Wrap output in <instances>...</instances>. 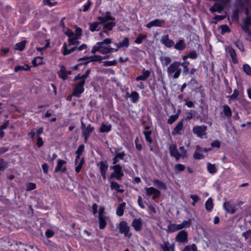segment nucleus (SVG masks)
<instances>
[{"mask_svg": "<svg viewBox=\"0 0 251 251\" xmlns=\"http://www.w3.org/2000/svg\"><path fill=\"white\" fill-rule=\"evenodd\" d=\"M170 155L174 157L176 160H178L180 158H185L187 156V151L183 146L179 148L180 152L178 151L176 144H170L168 147Z\"/></svg>", "mask_w": 251, "mask_h": 251, "instance_id": "obj_1", "label": "nucleus"}, {"mask_svg": "<svg viewBox=\"0 0 251 251\" xmlns=\"http://www.w3.org/2000/svg\"><path fill=\"white\" fill-rule=\"evenodd\" d=\"M181 71L180 63L178 61H175L171 64L167 69L168 77L173 79L178 78L181 74Z\"/></svg>", "mask_w": 251, "mask_h": 251, "instance_id": "obj_2", "label": "nucleus"}, {"mask_svg": "<svg viewBox=\"0 0 251 251\" xmlns=\"http://www.w3.org/2000/svg\"><path fill=\"white\" fill-rule=\"evenodd\" d=\"M113 41L112 38H106L103 40L102 42H99L97 43V45H99V47H102L104 50H105V52L101 53L102 54H106L111 52L116 51L115 49L112 48L109 46V44Z\"/></svg>", "mask_w": 251, "mask_h": 251, "instance_id": "obj_3", "label": "nucleus"}, {"mask_svg": "<svg viewBox=\"0 0 251 251\" xmlns=\"http://www.w3.org/2000/svg\"><path fill=\"white\" fill-rule=\"evenodd\" d=\"M118 227L119 229V232L121 234H124L125 237L130 238L131 236L132 233L129 231V226L126 221H121L119 223Z\"/></svg>", "mask_w": 251, "mask_h": 251, "instance_id": "obj_4", "label": "nucleus"}, {"mask_svg": "<svg viewBox=\"0 0 251 251\" xmlns=\"http://www.w3.org/2000/svg\"><path fill=\"white\" fill-rule=\"evenodd\" d=\"M85 80H81L80 81L76 83L74 85L73 92V95L74 96L77 97H80L81 94L83 93L84 91L83 86L85 84Z\"/></svg>", "mask_w": 251, "mask_h": 251, "instance_id": "obj_5", "label": "nucleus"}, {"mask_svg": "<svg viewBox=\"0 0 251 251\" xmlns=\"http://www.w3.org/2000/svg\"><path fill=\"white\" fill-rule=\"evenodd\" d=\"M144 189L146 196L151 197L152 200L156 199L160 196V191L153 187H145Z\"/></svg>", "mask_w": 251, "mask_h": 251, "instance_id": "obj_6", "label": "nucleus"}, {"mask_svg": "<svg viewBox=\"0 0 251 251\" xmlns=\"http://www.w3.org/2000/svg\"><path fill=\"white\" fill-rule=\"evenodd\" d=\"M110 168L114 170L111 174V177H115L117 180H120L124 176V173L122 172V167L120 165H116L110 166Z\"/></svg>", "mask_w": 251, "mask_h": 251, "instance_id": "obj_7", "label": "nucleus"}, {"mask_svg": "<svg viewBox=\"0 0 251 251\" xmlns=\"http://www.w3.org/2000/svg\"><path fill=\"white\" fill-rule=\"evenodd\" d=\"M246 14L247 16V18L244 20V25L242 26V28L246 33L251 34V33L250 30V26L251 25V14L250 16L249 8L246 9Z\"/></svg>", "mask_w": 251, "mask_h": 251, "instance_id": "obj_8", "label": "nucleus"}, {"mask_svg": "<svg viewBox=\"0 0 251 251\" xmlns=\"http://www.w3.org/2000/svg\"><path fill=\"white\" fill-rule=\"evenodd\" d=\"M206 128L204 126H197L193 128V131L198 137L202 138L206 134Z\"/></svg>", "mask_w": 251, "mask_h": 251, "instance_id": "obj_9", "label": "nucleus"}, {"mask_svg": "<svg viewBox=\"0 0 251 251\" xmlns=\"http://www.w3.org/2000/svg\"><path fill=\"white\" fill-rule=\"evenodd\" d=\"M160 42L167 48H172L175 46V42L172 40L169 39L168 35L162 36Z\"/></svg>", "mask_w": 251, "mask_h": 251, "instance_id": "obj_10", "label": "nucleus"}, {"mask_svg": "<svg viewBox=\"0 0 251 251\" xmlns=\"http://www.w3.org/2000/svg\"><path fill=\"white\" fill-rule=\"evenodd\" d=\"M183 131V121H179L172 132L173 135H181Z\"/></svg>", "mask_w": 251, "mask_h": 251, "instance_id": "obj_11", "label": "nucleus"}, {"mask_svg": "<svg viewBox=\"0 0 251 251\" xmlns=\"http://www.w3.org/2000/svg\"><path fill=\"white\" fill-rule=\"evenodd\" d=\"M66 163L67 162L66 161L59 159L57 161V165L55 168L54 172L56 173L58 172L61 173L65 172L67 170L66 167L64 166Z\"/></svg>", "mask_w": 251, "mask_h": 251, "instance_id": "obj_12", "label": "nucleus"}, {"mask_svg": "<svg viewBox=\"0 0 251 251\" xmlns=\"http://www.w3.org/2000/svg\"><path fill=\"white\" fill-rule=\"evenodd\" d=\"M98 20L100 22V23L102 24L109 21H114L115 18L111 16V13L110 12L107 11L104 15L99 16Z\"/></svg>", "mask_w": 251, "mask_h": 251, "instance_id": "obj_13", "label": "nucleus"}, {"mask_svg": "<svg viewBox=\"0 0 251 251\" xmlns=\"http://www.w3.org/2000/svg\"><path fill=\"white\" fill-rule=\"evenodd\" d=\"M164 23L165 21L164 20L155 19L149 22L148 24H147L146 27L149 28H150L153 26L162 27L164 25Z\"/></svg>", "mask_w": 251, "mask_h": 251, "instance_id": "obj_14", "label": "nucleus"}, {"mask_svg": "<svg viewBox=\"0 0 251 251\" xmlns=\"http://www.w3.org/2000/svg\"><path fill=\"white\" fill-rule=\"evenodd\" d=\"M176 240L180 243H185L187 241V233L185 230H181L176 235Z\"/></svg>", "mask_w": 251, "mask_h": 251, "instance_id": "obj_15", "label": "nucleus"}, {"mask_svg": "<svg viewBox=\"0 0 251 251\" xmlns=\"http://www.w3.org/2000/svg\"><path fill=\"white\" fill-rule=\"evenodd\" d=\"M224 208L228 212L233 214L236 211L235 205L230 201H226L224 203Z\"/></svg>", "mask_w": 251, "mask_h": 251, "instance_id": "obj_16", "label": "nucleus"}, {"mask_svg": "<svg viewBox=\"0 0 251 251\" xmlns=\"http://www.w3.org/2000/svg\"><path fill=\"white\" fill-rule=\"evenodd\" d=\"M98 166L100 168V171L101 176L104 179H105L106 174L108 169V165L106 163L103 162H100L98 164Z\"/></svg>", "mask_w": 251, "mask_h": 251, "instance_id": "obj_17", "label": "nucleus"}, {"mask_svg": "<svg viewBox=\"0 0 251 251\" xmlns=\"http://www.w3.org/2000/svg\"><path fill=\"white\" fill-rule=\"evenodd\" d=\"M221 115L222 116L229 118L232 116V111L231 108L227 105H224L223 106V111L221 112Z\"/></svg>", "mask_w": 251, "mask_h": 251, "instance_id": "obj_18", "label": "nucleus"}, {"mask_svg": "<svg viewBox=\"0 0 251 251\" xmlns=\"http://www.w3.org/2000/svg\"><path fill=\"white\" fill-rule=\"evenodd\" d=\"M132 226L136 231L141 230L143 226L142 220L140 218L134 219L132 223Z\"/></svg>", "mask_w": 251, "mask_h": 251, "instance_id": "obj_19", "label": "nucleus"}, {"mask_svg": "<svg viewBox=\"0 0 251 251\" xmlns=\"http://www.w3.org/2000/svg\"><path fill=\"white\" fill-rule=\"evenodd\" d=\"M94 129V127L90 125H89L86 127V128H85V129H84L82 131V133L83 135L84 136V139H85V142L87 141L90 134L92 132Z\"/></svg>", "mask_w": 251, "mask_h": 251, "instance_id": "obj_20", "label": "nucleus"}, {"mask_svg": "<svg viewBox=\"0 0 251 251\" xmlns=\"http://www.w3.org/2000/svg\"><path fill=\"white\" fill-rule=\"evenodd\" d=\"M150 74V71L146 70L145 69H144L142 71V74L138 76L135 78V80L136 81L146 80L149 77Z\"/></svg>", "mask_w": 251, "mask_h": 251, "instance_id": "obj_21", "label": "nucleus"}, {"mask_svg": "<svg viewBox=\"0 0 251 251\" xmlns=\"http://www.w3.org/2000/svg\"><path fill=\"white\" fill-rule=\"evenodd\" d=\"M115 45L116 47V49L115 50L116 51L123 47H128L129 46V39L128 38L125 37L122 42L118 44L115 43Z\"/></svg>", "mask_w": 251, "mask_h": 251, "instance_id": "obj_22", "label": "nucleus"}, {"mask_svg": "<svg viewBox=\"0 0 251 251\" xmlns=\"http://www.w3.org/2000/svg\"><path fill=\"white\" fill-rule=\"evenodd\" d=\"M206 169L208 172L211 175L216 174L218 171L217 165L215 164H211L209 162L207 164Z\"/></svg>", "mask_w": 251, "mask_h": 251, "instance_id": "obj_23", "label": "nucleus"}, {"mask_svg": "<svg viewBox=\"0 0 251 251\" xmlns=\"http://www.w3.org/2000/svg\"><path fill=\"white\" fill-rule=\"evenodd\" d=\"M163 251H174L175 247L174 245H171L168 242H164L163 244L160 245Z\"/></svg>", "mask_w": 251, "mask_h": 251, "instance_id": "obj_24", "label": "nucleus"}, {"mask_svg": "<svg viewBox=\"0 0 251 251\" xmlns=\"http://www.w3.org/2000/svg\"><path fill=\"white\" fill-rule=\"evenodd\" d=\"M58 74L60 77L63 79H66L68 77V75L71 74V72L70 71H66L65 68L63 66H62Z\"/></svg>", "mask_w": 251, "mask_h": 251, "instance_id": "obj_25", "label": "nucleus"}, {"mask_svg": "<svg viewBox=\"0 0 251 251\" xmlns=\"http://www.w3.org/2000/svg\"><path fill=\"white\" fill-rule=\"evenodd\" d=\"M102 23H100V22H94L93 23H89V29L92 31H98L100 28V25Z\"/></svg>", "mask_w": 251, "mask_h": 251, "instance_id": "obj_26", "label": "nucleus"}, {"mask_svg": "<svg viewBox=\"0 0 251 251\" xmlns=\"http://www.w3.org/2000/svg\"><path fill=\"white\" fill-rule=\"evenodd\" d=\"M153 183L154 185L159 189L165 190L167 189L166 184L163 182L159 180L155 179L153 181Z\"/></svg>", "mask_w": 251, "mask_h": 251, "instance_id": "obj_27", "label": "nucleus"}, {"mask_svg": "<svg viewBox=\"0 0 251 251\" xmlns=\"http://www.w3.org/2000/svg\"><path fill=\"white\" fill-rule=\"evenodd\" d=\"M175 48L178 50H183L186 47V44L183 40H179L176 43L174 46Z\"/></svg>", "mask_w": 251, "mask_h": 251, "instance_id": "obj_28", "label": "nucleus"}, {"mask_svg": "<svg viewBox=\"0 0 251 251\" xmlns=\"http://www.w3.org/2000/svg\"><path fill=\"white\" fill-rule=\"evenodd\" d=\"M205 206L206 210L208 212H210L213 208L214 204L213 200L211 198H209L206 201L205 203Z\"/></svg>", "mask_w": 251, "mask_h": 251, "instance_id": "obj_29", "label": "nucleus"}, {"mask_svg": "<svg viewBox=\"0 0 251 251\" xmlns=\"http://www.w3.org/2000/svg\"><path fill=\"white\" fill-rule=\"evenodd\" d=\"M110 187L111 189L115 190L118 193H123L124 192V190L121 189L120 185L116 182L112 181L110 184Z\"/></svg>", "mask_w": 251, "mask_h": 251, "instance_id": "obj_30", "label": "nucleus"}, {"mask_svg": "<svg viewBox=\"0 0 251 251\" xmlns=\"http://www.w3.org/2000/svg\"><path fill=\"white\" fill-rule=\"evenodd\" d=\"M111 129V126L110 124L102 123L100 128V132H108Z\"/></svg>", "mask_w": 251, "mask_h": 251, "instance_id": "obj_31", "label": "nucleus"}, {"mask_svg": "<svg viewBox=\"0 0 251 251\" xmlns=\"http://www.w3.org/2000/svg\"><path fill=\"white\" fill-rule=\"evenodd\" d=\"M159 59L163 66H168L171 62V59L169 56H163Z\"/></svg>", "mask_w": 251, "mask_h": 251, "instance_id": "obj_32", "label": "nucleus"}, {"mask_svg": "<svg viewBox=\"0 0 251 251\" xmlns=\"http://www.w3.org/2000/svg\"><path fill=\"white\" fill-rule=\"evenodd\" d=\"M98 219L100 228L101 229H104L107 225L106 217H99Z\"/></svg>", "mask_w": 251, "mask_h": 251, "instance_id": "obj_33", "label": "nucleus"}, {"mask_svg": "<svg viewBox=\"0 0 251 251\" xmlns=\"http://www.w3.org/2000/svg\"><path fill=\"white\" fill-rule=\"evenodd\" d=\"M239 95V92L238 89H235L233 91V94L227 96V98H228V102L230 103L232 100H237Z\"/></svg>", "mask_w": 251, "mask_h": 251, "instance_id": "obj_34", "label": "nucleus"}, {"mask_svg": "<svg viewBox=\"0 0 251 251\" xmlns=\"http://www.w3.org/2000/svg\"><path fill=\"white\" fill-rule=\"evenodd\" d=\"M62 48L63 49V54L64 55L69 54L77 49L76 47H73L69 50L67 49L66 43H64Z\"/></svg>", "mask_w": 251, "mask_h": 251, "instance_id": "obj_35", "label": "nucleus"}, {"mask_svg": "<svg viewBox=\"0 0 251 251\" xmlns=\"http://www.w3.org/2000/svg\"><path fill=\"white\" fill-rule=\"evenodd\" d=\"M224 8V6L223 4H215L211 8L210 10L212 12L217 11L219 13L221 12Z\"/></svg>", "mask_w": 251, "mask_h": 251, "instance_id": "obj_36", "label": "nucleus"}, {"mask_svg": "<svg viewBox=\"0 0 251 251\" xmlns=\"http://www.w3.org/2000/svg\"><path fill=\"white\" fill-rule=\"evenodd\" d=\"M126 206V203L123 202L121 203L116 210V214L119 216H121L124 214V209Z\"/></svg>", "mask_w": 251, "mask_h": 251, "instance_id": "obj_37", "label": "nucleus"}, {"mask_svg": "<svg viewBox=\"0 0 251 251\" xmlns=\"http://www.w3.org/2000/svg\"><path fill=\"white\" fill-rule=\"evenodd\" d=\"M129 97L131 99V100L133 103L137 102L139 99V94L135 92H132Z\"/></svg>", "mask_w": 251, "mask_h": 251, "instance_id": "obj_38", "label": "nucleus"}, {"mask_svg": "<svg viewBox=\"0 0 251 251\" xmlns=\"http://www.w3.org/2000/svg\"><path fill=\"white\" fill-rule=\"evenodd\" d=\"M79 39V38L76 37L75 35L72 37L69 38V46L78 45L79 44V42L78 41Z\"/></svg>", "mask_w": 251, "mask_h": 251, "instance_id": "obj_39", "label": "nucleus"}, {"mask_svg": "<svg viewBox=\"0 0 251 251\" xmlns=\"http://www.w3.org/2000/svg\"><path fill=\"white\" fill-rule=\"evenodd\" d=\"M185 168V165L181 164H176L174 166V171L176 174L183 171Z\"/></svg>", "mask_w": 251, "mask_h": 251, "instance_id": "obj_40", "label": "nucleus"}, {"mask_svg": "<svg viewBox=\"0 0 251 251\" xmlns=\"http://www.w3.org/2000/svg\"><path fill=\"white\" fill-rule=\"evenodd\" d=\"M87 59H90L89 61H100L104 59V58H103L102 56L100 55H95L90 57H84L81 58V60H84Z\"/></svg>", "mask_w": 251, "mask_h": 251, "instance_id": "obj_41", "label": "nucleus"}, {"mask_svg": "<svg viewBox=\"0 0 251 251\" xmlns=\"http://www.w3.org/2000/svg\"><path fill=\"white\" fill-rule=\"evenodd\" d=\"M178 230L177 224H170L168 226L167 231L168 232H174Z\"/></svg>", "mask_w": 251, "mask_h": 251, "instance_id": "obj_42", "label": "nucleus"}, {"mask_svg": "<svg viewBox=\"0 0 251 251\" xmlns=\"http://www.w3.org/2000/svg\"><path fill=\"white\" fill-rule=\"evenodd\" d=\"M191 222L190 220L184 221L181 224L177 225L178 230H180L183 228L190 226Z\"/></svg>", "mask_w": 251, "mask_h": 251, "instance_id": "obj_43", "label": "nucleus"}, {"mask_svg": "<svg viewBox=\"0 0 251 251\" xmlns=\"http://www.w3.org/2000/svg\"><path fill=\"white\" fill-rule=\"evenodd\" d=\"M84 149V145H80L78 148L77 151H76V153L77 154V155L75 158V162H76L78 160L80 159V156L83 152Z\"/></svg>", "mask_w": 251, "mask_h": 251, "instance_id": "obj_44", "label": "nucleus"}, {"mask_svg": "<svg viewBox=\"0 0 251 251\" xmlns=\"http://www.w3.org/2000/svg\"><path fill=\"white\" fill-rule=\"evenodd\" d=\"M242 236H243L245 240L250 244L251 243V230H248L247 231L242 233Z\"/></svg>", "mask_w": 251, "mask_h": 251, "instance_id": "obj_45", "label": "nucleus"}, {"mask_svg": "<svg viewBox=\"0 0 251 251\" xmlns=\"http://www.w3.org/2000/svg\"><path fill=\"white\" fill-rule=\"evenodd\" d=\"M105 50H104L101 47H99V45L96 44V45L94 46L92 49L91 52L93 53H95L97 51H99L100 52L104 53L105 52Z\"/></svg>", "mask_w": 251, "mask_h": 251, "instance_id": "obj_46", "label": "nucleus"}, {"mask_svg": "<svg viewBox=\"0 0 251 251\" xmlns=\"http://www.w3.org/2000/svg\"><path fill=\"white\" fill-rule=\"evenodd\" d=\"M32 63L34 66H37L43 63V57L37 56L32 61Z\"/></svg>", "mask_w": 251, "mask_h": 251, "instance_id": "obj_47", "label": "nucleus"}, {"mask_svg": "<svg viewBox=\"0 0 251 251\" xmlns=\"http://www.w3.org/2000/svg\"><path fill=\"white\" fill-rule=\"evenodd\" d=\"M197 250L196 245L193 244L185 246L182 251H197Z\"/></svg>", "mask_w": 251, "mask_h": 251, "instance_id": "obj_48", "label": "nucleus"}, {"mask_svg": "<svg viewBox=\"0 0 251 251\" xmlns=\"http://www.w3.org/2000/svg\"><path fill=\"white\" fill-rule=\"evenodd\" d=\"M147 37V34H139L134 42L137 44H140Z\"/></svg>", "mask_w": 251, "mask_h": 251, "instance_id": "obj_49", "label": "nucleus"}, {"mask_svg": "<svg viewBox=\"0 0 251 251\" xmlns=\"http://www.w3.org/2000/svg\"><path fill=\"white\" fill-rule=\"evenodd\" d=\"M30 69V66L28 65L25 66H17L15 67V71L17 72L19 71H28Z\"/></svg>", "mask_w": 251, "mask_h": 251, "instance_id": "obj_50", "label": "nucleus"}, {"mask_svg": "<svg viewBox=\"0 0 251 251\" xmlns=\"http://www.w3.org/2000/svg\"><path fill=\"white\" fill-rule=\"evenodd\" d=\"M25 41H22L21 42L17 43L15 46V49L21 51L23 50L25 47Z\"/></svg>", "mask_w": 251, "mask_h": 251, "instance_id": "obj_51", "label": "nucleus"}, {"mask_svg": "<svg viewBox=\"0 0 251 251\" xmlns=\"http://www.w3.org/2000/svg\"><path fill=\"white\" fill-rule=\"evenodd\" d=\"M244 72L247 75L251 76V67L248 64H244L243 66Z\"/></svg>", "mask_w": 251, "mask_h": 251, "instance_id": "obj_52", "label": "nucleus"}, {"mask_svg": "<svg viewBox=\"0 0 251 251\" xmlns=\"http://www.w3.org/2000/svg\"><path fill=\"white\" fill-rule=\"evenodd\" d=\"M143 133L145 135L146 140L148 142L150 143H151L152 142V139L151 138V131H144L143 132Z\"/></svg>", "mask_w": 251, "mask_h": 251, "instance_id": "obj_53", "label": "nucleus"}, {"mask_svg": "<svg viewBox=\"0 0 251 251\" xmlns=\"http://www.w3.org/2000/svg\"><path fill=\"white\" fill-rule=\"evenodd\" d=\"M116 24L113 22H109L104 25V28L108 30H111L115 26Z\"/></svg>", "mask_w": 251, "mask_h": 251, "instance_id": "obj_54", "label": "nucleus"}, {"mask_svg": "<svg viewBox=\"0 0 251 251\" xmlns=\"http://www.w3.org/2000/svg\"><path fill=\"white\" fill-rule=\"evenodd\" d=\"M178 114L171 115L168 120L167 123L169 124H172L175 122L178 119Z\"/></svg>", "mask_w": 251, "mask_h": 251, "instance_id": "obj_55", "label": "nucleus"}, {"mask_svg": "<svg viewBox=\"0 0 251 251\" xmlns=\"http://www.w3.org/2000/svg\"><path fill=\"white\" fill-rule=\"evenodd\" d=\"M226 51L229 54L230 57H234L236 55L235 50L231 47H228L226 48Z\"/></svg>", "mask_w": 251, "mask_h": 251, "instance_id": "obj_56", "label": "nucleus"}, {"mask_svg": "<svg viewBox=\"0 0 251 251\" xmlns=\"http://www.w3.org/2000/svg\"><path fill=\"white\" fill-rule=\"evenodd\" d=\"M117 64V61L113 60L112 61H106L103 62V65L104 66H115Z\"/></svg>", "mask_w": 251, "mask_h": 251, "instance_id": "obj_57", "label": "nucleus"}, {"mask_svg": "<svg viewBox=\"0 0 251 251\" xmlns=\"http://www.w3.org/2000/svg\"><path fill=\"white\" fill-rule=\"evenodd\" d=\"M193 157L195 159L200 160L203 159L204 158V156L201 154V152L195 151L193 155Z\"/></svg>", "mask_w": 251, "mask_h": 251, "instance_id": "obj_58", "label": "nucleus"}, {"mask_svg": "<svg viewBox=\"0 0 251 251\" xmlns=\"http://www.w3.org/2000/svg\"><path fill=\"white\" fill-rule=\"evenodd\" d=\"M220 28L221 29L222 34H224L225 33L230 31V29L227 25H221Z\"/></svg>", "mask_w": 251, "mask_h": 251, "instance_id": "obj_59", "label": "nucleus"}, {"mask_svg": "<svg viewBox=\"0 0 251 251\" xmlns=\"http://www.w3.org/2000/svg\"><path fill=\"white\" fill-rule=\"evenodd\" d=\"M84 163V159L83 158H81L80 161L78 163V164L76 166L75 168V171L76 173H78L80 170L81 169L83 164Z\"/></svg>", "mask_w": 251, "mask_h": 251, "instance_id": "obj_60", "label": "nucleus"}, {"mask_svg": "<svg viewBox=\"0 0 251 251\" xmlns=\"http://www.w3.org/2000/svg\"><path fill=\"white\" fill-rule=\"evenodd\" d=\"M26 190L31 191L36 188V184L33 183H28L26 184Z\"/></svg>", "mask_w": 251, "mask_h": 251, "instance_id": "obj_61", "label": "nucleus"}, {"mask_svg": "<svg viewBox=\"0 0 251 251\" xmlns=\"http://www.w3.org/2000/svg\"><path fill=\"white\" fill-rule=\"evenodd\" d=\"M148 211L149 213L151 215H153L156 213V210L154 207L151 204H150L148 206Z\"/></svg>", "mask_w": 251, "mask_h": 251, "instance_id": "obj_62", "label": "nucleus"}, {"mask_svg": "<svg viewBox=\"0 0 251 251\" xmlns=\"http://www.w3.org/2000/svg\"><path fill=\"white\" fill-rule=\"evenodd\" d=\"M190 198L193 200L192 205L195 206L196 203L200 200L199 197L196 195H191Z\"/></svg>", "mask_w": 251, "mask_h": 251, "instance_id": "obj_63", "label": "nucleus"}, {"mask_svg": "<svg viewBox=\"0 0 251 251\" xmlns=\"http://www.w3.org/2000/svg\"><path fill=\"white\" fill-rule=\"evenodd\" d=\"M45 235L47 238H50L54 235V232L51 229H47L45 232Z\"/></svg>", "mask_w": 251, "mask_h": 251, "instance_id": "obj_64", "label": "nucleus"}]
</instances>
